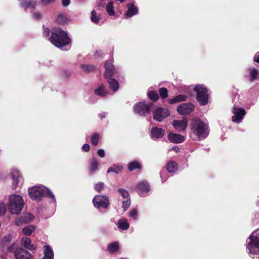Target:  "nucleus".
<instances>
[{
	"label": "nucleus",
	"mask_w": 259,
	"mask_h": 259,
	"mask_svg": "<svg viewBox=\"0 0 259 259\" xmlns=\"http://www.w3.org/2000/svg\"><path fill=\"white\" fill-rule=\"evenodd\" d=\"M190 129L191 133L194 134L198 140L206 138L209 133L208 123L199 118H195L192 119L190 122Z\"/></svg>",
	"instance_id": "1"
},
{
	"label": "nucleus",
	"mask_w": 259,
	"mask_h": 259,
	"mask_svg": "<svg viewBox=\"0 0 259 259\" xmlns=\"http://www.w3.org/2000/svg\"><path fill=\"white\" fill-rule=\"evenodd\" d=\"M19 248L16 244H13L8 247V250L10 252H13L15 254V251Z\"/></svg>",
	"instance_id": "46"
},
{
	"label": "nucleus",
	"mask_w": 259,
	"mask_h": 259,
	"mask_svg": "<svg viewBox=\"0 0 259 259\" xmlns=\"http://www.w3.org/2000/svg\"><path fill=\"white\" fill-rule=\"evenodd\" d=\"M167 170L169 172H175L178 169L177 163L175 161H170L166 165Z\"/></svg>",
	"instance_id": "27"
},
{
	"label": "nucleus",
	"mask_w": 259,
	"mask_h": 259,
	"mask_svg": "<svg viewBox=\"0 0 259 259\" xmlns=\"http://www.w3.org/2000/svg\"><path fill=\"white\" fill-rule=\"evenodd\" d=\"M107 79L109 85V88L114 92L117 91L119 89V83L118 81L111 77Z\"/></svg>",
	"instance_id": "24"
},
{
	"label": "nucleus",
	"mask_w": 259,
	"mask_h": 259,
	"mask_svg": "<svg viewBox=\"0 0 259 259\" xmlns=\"http://www.w3.org/2000/svg\"><path fill=\"white\" fill-rule=\"evenodd\" d=\"M165 134V131L157 127H153L151 130V136L152 139L157 140L161 138Z\"/></svg>",
	"instance_id": "19"
},
{
	"label": "nucleus",
	"mask_w": 259,
	"mask_h": 259,
	"mask_svg": "<svg viewBox=\"0 0 259 259\" xmlns=\"http://www.w3.org/2000/svg\"><path fill=\"white\" fill-rule=\"evenodd\" d=\"M91 166L90 170L91 172H94L97 170L99 163L97 160L96 158H93L90 161Z\"/></svg>",
	"instance_id": "33"
},
{
	"label": "nucleus",
	"mask_w": 259,
	"mask_h": 259,
	"mask_svg": "<svg viewBox=\"0 0 259 259\" xmlns=\"http://www.w3.org/2000/svg\"><path fill=\"white\" fill-rule=\"evenodd\" d=\"M172 149L176 150V151H178V150H179V148L178 147L175 146L172 148Z\"/></svg>",
	"instance_id": "60"
},
{
	"label": "nucleus",
	"mask_w": 259,
	"mask_h": 259,
	"mask_svg": "<svg viewBox=\"0 0 259 259\" xmlns=\"http://www.w3.org/2000/svg\"><path fill=\"white\" fill-rule=\"evenodd\" d=\"M127 8L128 10L125 13V16L126 17H131L137 14L138 12V8L136 7L133 3L127 4Z\"/></svg>",
	"instance_id": "21"
},
{
	"label": "nucleus",
	"mask_w": 259,
	"mask_h": 259,
	"mask_svg": "<svg viewBox=\"0 0 259 259\" xmlns=\"http://www.w3.org/2000/svg\"><path fill=\"white\" fill-rule=\"evenodd\" d=\"M12 239V236L10 234H8L5 236L3 239V242L5 243H8L11 241Z\"/></svg>",
	"instance_id": "48"
},
{
	"label": "nucleus",
	"mask_w": 259,
	"mask_h": 259,
	"mask_svg": "<svg viewBox=\"0 0 259 259\" xmlns=\"http://www.w3.org/2000/svg\"><path fill=\"white\" fill-rule=\"evenodd\" d=\"M97 7L98 8H104L106 4V2L104 0H97Z\"/></svg>",
	"instance_id": "49"
},
{
	"label": "nucleus",
	"mask_w": 259,
	"mask_h": 259,
	"mask_svg": "<svg viewBox=\"0 0 259 259\" xmlns=\"http://www.w3.org/2000/svg\"><path fill=\"white\" fill-rule=\"evenodd\" d=\"M32 18L34 20H39L41 19V14L38 12H35L33 14Z\"/></svg>",
	"instance_id": "50"
},
{
	"label": "nucleus",
	"mask_w": 259,
	"mask_h": 259,
	"mask_svg": "<svg viewBox=\"0 0 259 259\" xmlns=\"http://www.w3.org/2000/svg\"><path fill=\"white\" fill-rule=\"evenodd\" d=\"M21 6L25 10L27 9H35L36 5V2L33 0H26L21 3Z\"/></svg>",
	"instance_id": "23"
},
{
	"label": "nucleus",
	"mask_w": 259,
	"mask_h": 259,
	"mask_svg": "<svg viewBox=\"0 0 259 259\" xmlns=\"http://www.w3.org/2000/svg\"><path fill=\"white\" fill-rule=\"evenodd\" d=\"M90 145L88 144H84L82 148V150L85 151V152H88L90 150Z\"/></svg>",
	"instance_id": "53"
},
{
	"label": "nucleus",
	"mask_w": 259,
	"mask_h": 259,
	"mask_svg": "<svg viewBox=\"0 0 259 259\" xmlns=\"http://www.w3.org/2000/svg\"><path fill=\"white\" fill-rule=\"evenodd\" d=\"M137 189L139 194L141 196L144 197L150 191V186L147 182L142 181L138 184Z\"/></svg>",
	"instance_id": "15"
},
{
	"label": "nucleus",
	"mask_w": 259,
	"mask_h": 259,
	"mask_svg": "<svg viewBox=\"0 0 259 259\" xmlns=\"http://www.w3.org/2000/svg\"><path fill=\"white\" fill-rule=\"evenodd\" d=\"M165 174V171H161L160 172L161 179V181H162V183H163L166 180V178H165V176H164V175Z\"/></svg>",
	"instance_id": "54"
},
{
	"label": "nucleus",
	"mask_w": 259,
	"mask_h": 259,
	"mask_svg": "<svg viewBox=\"0 0 259 259\" xmlns=\"http://www.w3.org/2000/svg\"><path fill=\"white\" fill-rule=\"evenodd\" d=\"M57 21L59 24H63L67 21V18L64 15L61 14L58 16Z\"/></svg>",
	"instance_id": "43"
},
{
	"label": "nucleus",
	"mask_w": 259,
	"mask_h": 259,
	"mask_svg": "<svg viewBox=\"0 0 259 259\" xmlns=\"http://www.w3.org/2000/svg\"><path fill=\"white\" fill-rule=\"evenodd\" d=\"M148 97L150 100L153 101H157L159 99L158 94L155 91H150L148 92Z\"/></svg>",
	"instance_id": "37"
},
{
	"label": "nucleus",
	"mask_w": 259,
	"mask_h": 259,
	"mask_svg": "<svg viewBox=\"0 0 259 259\" xmlns=\"http://www.w3.org/2000/svg\"><path fill=\"white\" fill-rule=\"evenodd\" d=\"M87 0H76V1L78 2V3H84Z\"/></svg>",
	"instance_id": "59"
},
{
	"label": "nucleus",
	"mask_w": 259,
	"mask_h": 259,
	"mask_svg": "<svg viewBox=\"0 0 259 259\" xmlns=\"http://www.w3.org/2000/svg\"><path fill=\"white\" fill-rule=\"evenodd\" d=\"M130 216L134 220H136L138 218V214L136 209H134L131 211L130 212Z\"/></svg>",
	"instance_id": "47"
},
{
	"label": "nucleus",
	"mask_w": 259,
	"mask_h": 259,
	"mask_svg": "<svg viewBox=\"0 0 259 259\" xmlns=\"http://www.w3.org/2000/svg\"><path fill=\"white\" fill-rule=\"evenodd\" d=\"M141 167V164L137 161L131 162L128 164V169L130 171L136 169H139Z\"/></svg>",
	"instance_id": "32"
},
{
	"label": "nucleus",
	"mask_w": 259,
	"mask_h": 259,
	"mask_svg": "<svg viewBox=\"0 0 259 259\" xmlns=\"http://www.w3.org/2000/svg\"><path fill=\"white\" fill-rule=\"evenodd\" d=\"M91 19L92 22L98 24L101 19V16L100 14H98L95 10H93L91 13Z\"/></svg>",
	"instance_id": "30"
},
{
	"label": "nucleus",
	"mask_w": 259,
	"mask_h": 259,
	"mask_svg": "<svg viewBox=\"0 0 259 259\" xmlns=\"http://www.w3.org/2000/svg\"><path fill=\"white\" fill-rule=\"evenodd\" d=\"M6 205L3 203H0V215H4L6 212Z\"/></svg>",
	"instance_id": "45"
},
{
	"label": "nucleus",
	"mask_w": 259,
	"mask_h": 259,
	"mask_svg": "<svg viewBox=\"0 0 259 259\" xmlns=\"http://www.w3.org/2000/svg\"><path fill=\"white\" fill-rule=\"evenodd\" d=\"M105 72L104 77L106 79L113 76L115 74L117 75L116 72L111 60L107 61L105 64Z\"/></svg>",
	"instance_id": "13"
},
{
	"label": "nucleus",
	"mask_w": 259,
	"mask_h": 259,
	"mask_svg": "<svg viewBox=\"0 0 259 259\" xmlns=\"http://www.w3.org/2000/svg\"><path fill=\"white\" fill-rule=\"evenodd\" d=\"M188 124V119L185 117L182 120H174L172 122L174 128L179 132H184L187 127Z\"/></svg>",
	"instance_id": "12"
},
{
	"label": "nucleus",
	"mask_w": 259,
	"mask_h": 259,
	"mask_svg": "<svg viewBox=\"0 0 259 259\" xmlns=\"http://www.w3.org/2000/svg\"><path fill=\"white\" fill-rule=\"evenodd\" d=\"M119 248L118 242H114L108 245V250L111 252H116Z\"/></svg>",
	"instance_id": "36"
},
{
	"label": "nucleus",
	"mask_w": 259,
	"mask_h": 259,
	"mask_svg": "<svg viewBox=\"0 0 259 259\" xmlns=\"http://www.w3.org/2000/svg\"><path fill=\"white\" fill-rule=\"evenodd\" d=\"M34 217L31 213H26L23 216L20 217L15 221V224L17 226H21L23 224H27L32 221Z\"/></svg>",
	"instance_id": "17"
},
{
	"label": "nucleus",
	"mask_w": 259,
	"mask_h": 259,
	"mask_svg": "<svg viewBox=\"0 0 259 259\" xmlns=\"http://www.w3.org/2000/svg\"><path fill=\"white\" fill-rule=\"evenodd\" d=\"M118 192L120 194L122 198L124 199H127V198H130V194L126 190L119 188L118 190Z\"/></svg>",
	"instance_id": "39"
},
{
	"label": "nucleus",
	"mask_w": 259,
	"mask_h": 259,
	"mask_svg": "<svg viewBox=\"0 0 259 259\" xmlns=\"http://www.w3.org/2000/svg\"><path fill=\"white\" fill-rule=\"evenodd\" d=\"M28 194L30 197L34 200H40L41 198L47 196L55 201V198L52 192L47 188L43 186H36L29 188Z\"/></svg>",
	"instance_id": "3"
},
{
	"label": "nucleus",
	"mask_w": 259,
	"mask_h": 259,
	"mask_svg": "<svg viewBox=\"0 0 259 259\" xmlns=\"http://www.w3.org/2000/svg\"><path fill=\"white\" fill-rule=\"evenodd\" d=\"M187 96L185 95H179L169 100V103L173 104L180 102L184 101L186 100Z\"/></svg>",
	"instance_id": "26"
},
{
	"label": "nucleus",
	"mask_w": 259,
	"mask_h": 259,
	"mask_svg": "<svg viewBox=\"0 0 259 259\" xmlns=\"http://www.w3.org/2000/svg\"><path fill=\"white\" fill-rule=\"evenodd\" d=\"M49 40L59 48L66 46L70 41L67 33L58 27L52 28L51 36L49 38Z\"/></svg>",
	"instance_id": "2"
},
{
	"label": "nucleus",
	"mask_w": 259,
	"mask_h": 259,
	"mask_svg": "<svg viewBox=\"0 0 259 259\" xmlns=\"http://www.w3.org/2000/svg\"><path fill=\"white\" fill-rule=\"evenodd\" d=\"M1 226V223L0 222V227Z\"/></svg>",
	"instance_id": "61"
},
{
	"label": "nucleus",
	"mask_w": 259,
	"mask_h": 259,
	"mask_svg": "<svg viewBox=\"0 0 259 259\" xmlns=\"http://www.w3.org/2000/svg\"><path fill=\"white\" fill-rule=\"evenodd\" d=\"M93 202L97 208H107L109 204V198L106 195H96L93 198Z\"/></svg>",
	"instance_id": "7"
},
{
	"label": "nucleus",
	"mask_w": 259,
	"mask_h": 259,
	"mask_svg": "<svg viewBox=\"0 0 259 259\" xmlns=\"http://www.w3.org/2000/svg\"><path fill=\"white\" fill-rule=\"evenodd\" d=\"M151 105V104H147L145 102L137 103L134 106V111L140 116H146L150 112Z\"/></svg>",
	"instance_id": "8"
},
{
	"label": "nucleus",
	"mask_w": 259,
	"mask_h": 259,
	"mask_svg": "<svg viewBox=\"0 0 259 259\" xmlns=\"http://www.w3.org/2000/svg\"><path fill=\"white\" fill-rule=\"evenodd\" d=\"M169 115L168 109L163 108H158L153 113V118L159 122H161L164 118Z\"/></svg>",
	"instance_id": "10"
},
{
	"label": "nucleus",
	"mask_w": 259,
	"mask_h": 259,
	"mask_svg": "<svg viewBox=\"0 0 259 259\" xmlns=\"http://www.w3.org/2000/svg\"><path fill=\"white\" fill-rule=\"evenodd\" d=\"M44 4H48L54 2L55 0H41Z\"/></svg>",
	"instance_id": "57"
},
{
	"label": "nucleus",
	"mask_w": 259,
	"mask_h": 259,
	"mask_svg": "<svg viewBox=\"0 0 259 259\" xmlns=\"http://www.w3.org/2000/svg\"><path fill=\"white\" fill-rule=\"evenodd\" d=\"M81 68L83 71L87 72H90L94 70L95 67L92 65L82 64L81 65Z\"/></svg>",
	"instance_id": "38"
},
{
	"label": "nucleus",
	"mask_w": 259,
	"mask_h": 259,
	"mask_svg": "<svg viewBox=\"0 0 259 259\" xmlns=\"http://www.w3.org/2000/svg\"><path fill=\"white\" fill-rule=\"evenodd\" d=\"M234 115L232 116V120L233 122L240 123L244 115L246 114L245 110L242 108L234 107L233 109Z\"/></svg>",
	"instance_id": "9"
},
{
	"label": "nucleus",
	"mask_w": 259,
	"mask_h": 259,
	"mask_svg": "<svg viewBox=\"0 0 259 259\" xmlns=\"http://www.w3.org/2000/svg\"><path fill=\"white\" fill-rule=\"evenodd\" d=\"M98 155L100 157H104L105 156V152L103 149H99L97 152Z\"/></svg>",
	"instance_id": "52"
},
{
	"label": "nucleus",
	"mask_w": 259,
	"mask_h": 259,
	"mask_svg": "<svg viewBox=\"0 0 259 259\" xmlns=\"http://www.w3.org/2000/svg\"><path fill=\"white\" fill-rule=\"evenodd\" d=\"M21 244L24 248L30 250H35L36 249V246L32 244L31 239L27 237L22 238Z\"/></svg>",
	"instance_id": "20"
},
{
	"label": "nucleus",
	"mask_w": 259,
	"mask_h": 259,
	"mask_svg": "<svg viewBox=\"0 0 259 259\" xmlns=\"http://www.w3.org/2000/svg\"><path fill=\"white\" fill-rule=\"evenodd\" d=\"M50 33V30L48 28L44 27L43 34H44V36H45V37L49 36Z\"/></svg>",
	"instance_id": "51"
},
{
	"label": "nucleus",
	"mask_w": 259,
	"mask_h": 259,
	"mask_svg": "<svg viewBox=\"0 0 259 259\" xmlns=\"http://www.w3.org/2000/svg\"><path fill=\"white\" fill-rule=\"evenodd\" d=\"M247 248L249 253L259 254V234L256 232H253L247 240Z\"/></svg>",
	"instance_id": "5"
},
{
	"label": "nucleus",
	"mask_w": 259,
	"mask_h": 259,
	"mask_svg": "<svg viewBox=\"0 0 259 259\" xmlns=\"http://www.w3.org/2000/svg\"><path fill=\"white\" fill-rule=\"evenodd\" d=\"M104 188V184L103 182H99L95 186V189L98 192H101Z\"/></svg>",
	"instance_id": "44"
},
{
	"label": "nucleus",
	"mask_w": 259,
	"mask_h": 259,
	"mask_svg": "<svg viewBox=\"0 0 259 259\" xmlns=\"http://www.w3.org/2000/svg\"><path fill=\"white\" fill-rule=\"evenodd\" d=\"M194 110V106L191 103H183L177 107L178 112L183 115L189 114Z\"/></svg>",
	"instance_id": "11"
},
{
	"label": "nucleus",
	"mask_w": 259,
	"mask_h": 259,
	"mask_svg": "<svg viewBox=\"0 0 259 259\" xmlns=\"http://www.w3.org/2000/svg\"><path fill=\"white\" fill-rule=\"evenodd\" d=\"M99 135L97 133H95L91 137V141L94 145H97L98 143Z\"/></svg>",
	"instance_id": "40"
},
{
	"label": "nucleus",
	"mask_w": 259,
	"mask_h": 259,
	"mask_svg": "<svg viewBox=\"0 0 259 259\" xmlns=\"http://www.w3.org/2000/svg\"><path fill=\"white\" fill-rule=\"evenodd\" d=\"M168 139L174 143H181L185 140L184 136L179 134L170 133L167 136Z\"/></svg>",
	"instance_id": "18"
},
{
	"label": "nucleus",
	"mask_w": 259,
	"mask_h": 259,
	"mask_svg": "<svg viewBox=\"0 0 259 259\" xmlns=\"http://www.w3.org/2000/svg\"><path fill=\"white\" fill-rule=\"evenodd\" d=\"M15 258L16 259H33V257L28 251L19 248L15 251Z\"/></svg>",
	"instance_id": "14"
},
{
	"label": "nucleus",
	"mask_w": 259,
	"mask_h": 259,
	"mask_svg": "<svg viewBox=\"0 0 259 259\" xmlns=\"http://www.w3.org/2000/svg\"><path fill=\"white\" fill-rule=\"evenodd\" d=\"M106 113L105 112L102 113L100 114V117H101V119H103L104 118H105L106 116Z\"/></svg>",
	"instance_id": "58"
},
{
	"label": "nucleus",
	"mask_w": 259,
	"mask_h": 259,
	"mask_svg": "<svg viewBox=\"0 0 259 259\" xmlns=\"http://www.w3.org/2000/svg\"><path fill=\"white\" fill-rule=\"evenodd\" d=\"M253 60L255 62L259 63V52L255 54Z\"/></svg>",
	"instance_id": "56"
},
{
	"label": "nucleus",
	"mask_w": 259,
	"mask_h": 259,
	"mask_svg": "<svg viewBox=\"0 0 259 259\" xmlns=\"http://www.w3.org/2000/svg\"><path fill=\"white\" fill-rule=\"evenodd\" d=\"M159 93L161 98L165 99L167 97V90L165 88H161L159 90Z\"/></svg>",
	"instance_id": "41"
},
{
	"label": "nucleus",
	"mask_w": 259,
	"mask_h": 259,
	"mask_svg": "<svg viewBox=\"0 0 259 259\" xmlns=\"http://www.w3.org/2000/svg\"><path fill=\"white\" fill-rule=\"evenodd\" d=\"M24 206L22 197L19 195H12L9 197V209L12 214H19Z\"/></svg>",
	"instance_id": "4"
},
{
	"label": "nucleus",
	"mask_w": 259,
	"mask_h": 259,
	"mask_svg": "<svg viewBox=\"0 0 259 259\" xmlns=\"http://www.w3.org/2000/svg\"><path fill=\"white\" fill-rule=\"evenodd\" d=\"M196 93V99L201 105H205L208 102V94L207 89L203 85L199 84L194 89Z\"/></svg>",
	"instance_id": "6"
},
{
	"label": "nucleus",
	"mask_w": 259,
	"mask_h": 259,
	"mask_svg": "<svg viewBox=\"0 0 259 259\" xmlns=\"http://www.w3.org/2000/svg\"><path fill=\"white\" fill-rule=\"evenodd\" d=\"M131 203V201L130 198H127V199H125L122 201V208L123 209V211H126L127 208L129 207Z\"/></svg>",
	"instance_id": "42"
},
{
	"label": "nucleus",
	"mask_w": 259,
	"mask_h": 259,
	"mask_svg": "<svg viewBox=\"0 0 259 259\" xmlns=\"http://www.w3.org/2000/svg\"><path fill=\"white\" fill-rule=\"evenodd\" d=\"M11 178L13 180L12 188L15 189L17 188L19 183L22 181V178L19 170L13 169L11 172Z\"/></svg>",
	"instance_id": "16"
},
{
	"label": "nucleus",
	"mask_w": 259,
	"mask_h": 259,
	"mask_svg": "<svg viewBox=\"0 0 259 259\" xmlns=\"http://www.w3.org/2000/svg\"><path fill=\"white\" fill-rule=\"evenodd\" d=\"M122 169V166L121 165H113L108 168L107 172V173L113 172L117 174L120 172Z\"/></svg>",
	"instance_id": "28"
},
{
	"label": "nucleus",
	"mask_w": 259,
	"mask_h": 259,
	"mask_svg": "<svg viewBox=\"0 0 259 259\" xmlns=\"http://www.w3.org/2000/svg\"><path fill=\"white\" fill-rule=\"evenodd\" d=\"M95 93L96 95L102 97L106 96L108 94L107 91L105 89L103 84L100 85L95 90Z\"/></svg>",
	"instance_id": "25"
},
{
	"label": "nucleus",
	"mask_w": 259,
	"mask_h": 259,
	"mask_svg": "<svg viewBox=\"0 0 259 259\" xmlns=\"http://www.w3.org/2000/svg\"><path fill=\"white\" fill-rule=\"evenodd\" d=\"M106 11L110 16H114L115 15L114 8L113 7V2H110L108 3L106 6Z\"/></svg>",
	"instance_id": "35"
},
{
	"label": "nucleus",
	"mask_w": 259,
	"mask_h": 259,
	"mask_svg": "<svg viewBox=\"0 0 259 259\" xmlns=\"http://www.w3.org/2000/svg\"><path fill=\"white\" fill-rule=\"evenodd\" d=\"M118 227L123 230H126L129 228V224L125 219H120L117 223Z\"/></svg>",
	"instance_id": "29"
},
{
	"label": "nucleus",
	"mask_w": 259,
	"mask_h": 259,
	"mask_svg": "<svg viewBox=\"0 0 259 259\" xmlns=\"http://www.w3.org/2000/svg\"><path fill=\"white\" fill-rule=\"evenodd\" d=\"M249 71L250 74V81H252L254 79H256L258 73V70L254 68H251L249 69Z\"/></svg>",
	"instance_id": "34"
},
{
	"label": "nucleus",
	"mask_w": 259,
	"mask_h": 259,
	"mask_svg": "<svg viewBox=\"0 0 259 259\" xmlns=\"http://www.w3.org/2000/svg\"><path fill=\"white\" fill-rule=\"evenodd\" d=\"M44 254V255L41 259H54L53 250L49 245H45Z\"/></svg>",
	"instance_id": "22"
},
{
	"label": "nucleus",
	"mask_w": 259,
	"mask_h": 259,
	"mask_svg": "<svg viewBox=\"0 0 259 259\" xmlns=\"http://www.w3.org/2000/svg\"><path fill=\"white\" fill-rule=\"evenodd\" d=\"M70 3V0H62V4L64 7L68 6Z\"/></svg>",
	"instance_id": "55"
},
{
	"label": "nucleus",
	"mask_w": 259,
	"mask_h": 259,
	"mask_svg": "<svg viewBox=\"0 0 259 259\" xmlns=\"http://www.w3.org/2000/svg\"><path fill=\"white\" fill-rule=\"evenodd\" d=\"M35 227L33 225H28L22 230L23 234L26 236H29L34 231Z\"/></svg>",
	"instance_id": "31"
}]
</instances>
